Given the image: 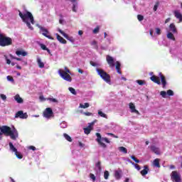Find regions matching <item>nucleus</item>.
<instances>
[{
    "mask_svg": "<svg viewBox=\"0 0 182 182\" xmlns=\"http://www.w3.org/2000/svg\"><path fill=\"white\" fill-rule=\"evenodd\" d=\"M73 12H77V11H76V4H73Z\"/></svg>",
    "mask_w": 182,
    "mask_h": 182,
    "instance_id": "nucleus-56",
    "label": "nucleus"
},
{
    "mask_svg": "<svg viewBox=\"0 0 182 182\" xmlns=\"http://www.w3.org/2000/svg\"><path fill=\"white\" fill-rule=\"evenodd\" d=\"M129 109L131 110V113H136V114H140L139 110L136 109V105L133 102L129 103Z\"/></svg>",
    "mask_w": 182,
    "mask_h": 182,
    "instance_id": "nucleus-13",
    "label": "nucleus"
},
{
    "mask_svg": "<svg viewBox=\"0 0 182 182\" xmlns=\"http://www.w3.org/2000/svg\"><path fill=\"white\" fill-rule=\"evenodd\" d=\"M7 65H11V60L6 58Z\"/></svg>",
    "mask_w": 182,
    "mask_h": 182,
    "instance_id": "nucleus-59",
    "label": "nucleus"
},
{
    "mask_svg": "<svg viewBox=\"0 0 182 182\" xmlns=\"http://www.w3.org/2000/svg\"><path fill=\"white\" fill-rule=\"evenodd\" d=\"M135 168H136V170H141V168L139 166V164H135Z\"/></svg>",
    "mask_w": 182,
    "mask_h": 182,
    "instance_id": "nucleus-57",
    "label": "nucleus"
},
{
    "mask_svg": "<svg viewBox=\"0 0 182 182\" xmlns=\"http://www.w3.org/2000/svg\"><path fill=\"white\" fill-rule=\"evenodd\" d=\"M169 30L171 32H172V33H177V27H176L174 23L169 25Z\"/></svg>",
    "mask_w": 182,
    "mask_h": 182,
    "instance_id": "nucleus-18",
    "label": "nucleus"
},
{
    "mask_svg": "<svg viewBox=\"0 0 182 182\" xmlns=\"http://www.w3.org/2000/svg\"><path fill=\"white\" fill-rule=\"evenodd\" d=\"M114 177L116 180H120L122 178V171H115Z\"/></svg>",
    "mask_w": 182,
    "mask_h": 182,
    "instance_id": "nucleus-23",
    "label": "nucleus"
},
{
    "mask_svg": "<svg viewBox=\"0 0 182 182\" xmlns=\"http://www.w3.org/2000/svg\"><path fill=\"white\" fill-rule=\"evenodd\" d=\"M90 177L92 180V181H96V176H95V174L90 173Z\"/></svg>",
    "mask_w": 182,
    "mask_h": 182,
    "instance_id": "nucleus-46",
    "label": "nucleus"
},
{
    "mask_svg": "<svg viewBox=\"0 0 182 182\" xmlns=\"http://www.w3.org/2000/svg\"><path fill=\"white\" fill-rule=\"evenodd\" d=\"M95 134L97 136V139L95 140L98 143L99 146H100V147H102V149H106V147H107V145L103 143V141H105V143L110 144L109 139L106 137H102V135L99 132H97Z\"/></svg>",
    "mask_w": 182,
    "mask_h": 182,
    "instance_id": "nucleus-4",
    "label": "nucleus"
},
{
    "mask_svg": "<svg viewBox=\"0 0 182 182\" xmlns=\"http://www.w3.org/2000/svg\"><path fill=\"white\" fill-rule=\"evenodd\" d=\"M58 73L64 80H66L67 82H72V77L69 75V73H70V70H69L68 67H65L64 70H58Z\"/></svg>",
    "mask_w": 182,
    "mask_h": 182,
    "instance_id": "nucleus-3",
    "label": "nucleus"
},
{
    "mask_svg": "<svg viewBox=\"0 0 182 182\" xmlns=\"http://www.w3.org/2000/svg\"><path fill=\"white\" fill-rule=\"evenodd\" d=\"M78 73H81V75L83 74V70L79 68V69H78Z\"/></svg>",
    "mask_w": 182,
    "mask_h": 182,
    "instance_id": "nucleus-62",
    "label": "nucleus"
},
{
    "mask_svg": "<svg viewBox=\"0 0 182 182\" xmlns=\"http://www.w3.org/2000/svg\"><path fill=\"white\" fill-rule=\"evenodd\" d=\"M131 159H133L135 163H140V160L136 159V156H131Z\"/></svg>",
    "mask_w": 182,
    "mask_h": 182,
    "instance_id": "nucleus-44",
    "label": "nucleus"
},
{
    "mask_svg": "<svg viewBox=\"0 0 182 182\" xmlns=\"http://www.w3.org/2000/svg\"><path fill=\"white\" fill-rule=\"evenodd\" d=\"M0 97H1L2 100H6V95L1 94Z\"/></svg>",
    "mask_w": 182,
    "mask_h": 182,
    "instance_id": "nucleus-52",
    "label": "nucleus"
},
{
    "mask_svg": "<svg viewBox=\"0 0 182 182\" xmlns=\"http://www.w3.org/2000/svg\"><path fill=\"white\" fill-rule=\"evenodd\" d=\"M149 35L153 37V29L149 30Z\"/></svg>",
    "mask_w": 182,
    "mask_h": 182,
    "instance_id": "nucleus-61",
    "label": "nucleus"
},
{
    "mask_svg": "<svg viewBox=\"0 0 182 182\" xmlns=\"http://www.w3.org/2000/svg\"><path fill=\"white\" fill-rule=\"evenodd\" d=\"M85 116H92L93 114L92 112H84Z\"/></svg>",
    "mask_w": 182,
    "mask_h": 182,
    "instance_id": "nucleus-55",
    "label": "nucleus"
},
{
    "mask_svg": "<svg viewBox=\"0 0 182 182\" xmlns=\"http://www.w3.org/2000/svg\"><path fill=\"white\" fill-rule=\"evenodd\" d=\"M153 164L154 167H157L158 168H160V159H154Z\"/></svg>",
    "mask_w": 182,
    "mask_h": 182,
    "instance_id": "nucleus-25",
    "label": "nucleus"
},
{
    "mask_svg": "<svg viewBox=\"0 0 182 182\" xmlns=\"http://www.w3.org/2000/svg\"><path fill=\"white\" fill-rule=\"evenodd\" d=\"M159 77H161V82L162 83L163 88L164 89L167 85V81L166 80V76L163 73H159Z\"/></svg>",
    "mask_w": 182,
    "mask_h": 182,
    "instance_id": "nucleus-14",
    "label": "nucleus"
},
{
    "mask_svg": "<svg viewBox=\"0 0 182 182\" xmlns=\"http://www.w3.org/2000/svg\"><path fill=\"white\" fill-rule=\"evenodd\" d=\"M15 155L17 157V159H23V156L22 155V154H21V152L18 151L15 152Z\"/></svg>",
    "mask_w": 182,
    "mask_h": 182,
    "instance_id": "nucleus-32",
    "label": "nucleus"
},
{
    "mask_svg": "<svg viewBox=\"0 0 182 182\" xmlns=\"http://www.w3.org/2000/svg\"><path fill=\"white\" fill-rule=\"evenodd\" d=\"M16 54L18 55V56H26V55H28V53L25 52V51H22V50H17L16 51Z\"/></svg>",
    "mask_w": 182,
    "mask_h": 182,
    "instance_id": "nucleus-28",
    "label": "nucleus"
},
{
    "mask_svg": "<svg viewBox=\"0 0 182 182\" xmlns=\"http://www.w3.org/2000/svg\"><path fill=\"white\" fill-rule=\"evenodd\" d=\"M171 179L173 182H181V176L177 171H173L171 174Z\"/></svg>",
    "mask_w": 182,
    "mask_h": 182,
    "instance_id": "nucleus-7",
    "label": "nucleus"
},
{
    "mask_svg": "<svg viewBox=\"0 0 182 182\" xmlns=\"http://www.w3.org/2000/svg\"><path fill=\"white\" fill-rule=\"evenodd\" d=\"M40 46L41 48V49H43V50H48V48L46 47V46L45 44H40Z\"/></svg>",
    "mask_w": 182,
    "mask_h": 182,
    "instance_id": "nucleus-47",
    "label": "nucleus"
},
{
    "mask_svg": "<svg viewBox=\"0 0 182 182\" xmlns=\"http://www.w3.org/2000/svg\"><path fill=\"white\" fill-rule=\"evenodd\" d=\"M18 15L20 18H21L23 22H25V23H26L28 28L31 31H33V27H32V26L31 25V23H32V25L35 23V20L33 19V15H32V13H31L30 11H26L25 14H22V12L19 11ZM28 19H30L31 23L28 21Z\"/></svg>",
    "mask_w": 182,
    "mask_h": 182,
    "instance_id": "nucleus-2",
    "label": "nucleus"
},
{
    "mask_svg": "<svg viewBox=\"0 0 182 182\" xmlns=\"http://www.w3.org/2000/svg\"><path fill=\"white\" fill-rule=\"evenodd\" d=\"M150 80H151V82H154V83H156V85H161V82L160 81V77L156 75L151 76Z\"/></svg>",
    "mask_w": 182,
    "mask_h": 182,
    "instance_id": "nucleus-15",
    "label": "nucleus"
},
{
    "mask_svg": "<svg viewBox=\"0 0 182 182\" xmlns=\"http://www.w3.org/2000/svg\"><path fill=\"white\" fill-rule=\"evenodd\" d=\"M55 35L57 36V40L58 41V42L60 43H63L64 45H66L67 41H66V40H65V38H63L62 36H59V34H58V33H56Z\"/></svg>",
    "mask_w": 182,
    "mask_h": 182,
    "instance_id": "nucleus-20",
    "label": "nucleus"
},
{
    "mask_svg": "<svg viewBox=\"0 0 182 182\" xmlns=\"http://www.w3.org/2000/svg\"><path fill=\"white\" fill-rule=\"evenodd\" d=\"M9 147H10V150L14 153L18 151V149H16V148L14 146V144H12V142H9Z\"/></svg>",
    "mask_w": 182,
    "mask_h": 182,
    "instance_id": "nucleus-29",
    "label": "nucleus"
},
{
    "mask_svg": "<svg viewBox=\"0 0 182 182\" xmlns=\"http://www.w3.org/2000/svg\"><path fill=\"white\" fill-rule=\"evenodd\" d=\"M119 150L122 153H124V154H127V149H126L124 146H119Z\"/></svg>",
    "mask_w": 182,
    "mask_h": 182,
    "instance_id": "nucleus-31",
    "label": "nucleus"
},
{
    "mask_svg": "<svg viewBox=\"0 0 182 182\" xmlns=\"http://www.w3.org/2000/svg\"><path fill=\"white\" fill-rule=\"evenodd\" d=\"M14 59H16V60H18V61H21V60H22V59L21 58H14Z\"/></svg>",
    "mask_w": 182,
    "mask_h": 182,
    "instance_id": "nucleus-64",
    "label": "nucleus"
},
{
    "mask_svg": "<svg viewBox=\"0 0 182 182\" xmlns=\"http://www.w3.org/2000/svg\"><path fill=\"white\" fill-rule=\"evenodd\" d=\"M101 164V162L100 161H98L97 164H96V167H97L98 170H102V166H100Z\"/></svg>",
    "mask_w": 182,
    "mask_h": 182,
    "instance_id": "nucleus-48",
    "label": "nucleus"
},
{
    "mask_svg": "<svg viewBox=\"0 0 182 182\" xmlns=\"http://www.w3.org/2000/svg\"><path fill=\"white\" fill-rule=\"evenodd\" d=\"M107 136H112V137H114V139H119L118 136H116L112 133H107Z\"/></svg>",
    "mask_w": 182,
    "mask_h": 182,
    "instance_id": "nucleus-50",
    "label": "nucleus"
},
{
    "mask_svg": "<svg viewBox=\"0 0 182 182\" xmlns=\"http://www.w3.org/2000/svg\"><path fill=\"white\" fill-rule=\"evenodd\" d=\"M159 5H160V2L159 1H156L155 5L154 6V12H156V11H157V9L159 8Z\"/></svg>",
    "mask_w": 182,
    "mask_h": 182,
    "instance_id": "nucleus-38",
    "label": "nucleus"
},
{
    "mask_svg": "<svg viewBox=\"0 0 182 182\" xmlns=\"http://www.w3.org/2000/svg\"><path fill=\"white\" fill-rule=\"evenodd\" d=\"M150 149L155 154H157V155L160 154V149L159 147H156L154 145H151L150 146Z\"/></svg>",
    "mask_w": 182,
    "mask_h": 182,
    "instance_id": "nucleus-16",
    "label": "nucleus"
},
{
    "mask_svg": "<svg viewBox=\"0 0 182 182\" xmlns=\"http://www.w3.org/2000/svg\"><path fill=\"white\" fill-rule=\"evenodd\" d=\"M137 19L141 22V21H143V19H144V16H143L142 15L138 14Z\"/></svg>",
    "mask_w": 182,
    "mask_h": 182,
    "instance_id": "nucleus-45",
    "label": "nucleus"
},
{
    "mask_svg": "<svg viewBox=\"0 0 182 182\" xmlns=\"http://www.w3.org/2000/svg\"><path fill=\"white\" fill-rule=\"evenodd\" d=\"M171 19V18H166V19L165 20V23H168V22H170Z\"/></svg>",
    "mask_w": 182,
    "mask_h": 182,
    "instance_id": "nucleus-60",
    "label": "nucleus"
},
{
    "mask_svg": "<svg viewBox=\"0 0 182 182\" xmlns=\"http://www.w3.org/2000/svg\"><path fill=\"white\" fill-rule=\"evenodd\" d=\"M68 90L70 92V93H72L73 95H76V90H75V88L70 87L68 88Z\"/></svg>",
    "mask_w": 182,
    "mask_h": 182,
    "instance_id": "nucleus-37",
    "label": "nucleus"
},
{
    "mask_svg": "<svg viewBox=\"0 0 182 182\" xmlns=\"http://www.w3.org/2000/svg\"><path fill=\"white\" fill-rule=\"evenodd\" d=\"M58 32H60L61 35H63V36L65 38V39H67L72 43H75V38L73 37H70L66 33L63 32V31H62L60 28H58Z\"/></svg>",
    "mask_w": 182,
    "mask_h": 182,
    "instance_id": "nucleus-12",
    "label": "nucleus"
},
{
    "mask_svg": "<svg viewBox=\"0 0 182 182\" xmlns=\"http://www.w3.org/2000/svg\"><path fill=\"white\" fill-rule=\"evenodd\" d=\"M98 114L101 117H104L105 119H107V115L106 114L103 113V112H102V111H98Z\"/></svg>",
    "mask_w": 182,
    "mask_h": 182,
    "instance_id": "nucleus-34",
    "label": "nucleus"
},
{
    "mask_svg": "<svg viewBox=\"0 0 182 182\" xmlns=\"http://www.w3.org/2000/svg\"><path fill=\"white\" fill-rule=\"evenodd\" d=\"M97 73H98L99 76L105 81L106 83H110L112 80H110V75H109L106 71L102 69L97 68Z\"/></svg>",
    "mask_w": 182,
    "mask_h": 182,
    "instance_id": "nucleus-5",
    "label": "nucleus"
},
{
    "mask_svg": "<svg viewBox=\"0 0 182 182\" xmlns=\"http://www.w3.org/2000/svg\"><path fill=\"white\" fill-rule=\"evenodd\" d=\"M160 95L162 96V97L166 98V96H167V92L166 91H161Z\"/></svg>",
    "mask_w": 182,
    "mask_h": 182,
    "instance_id": "nucleus-42",
    "label": "nucleus"
},
{
    "mask_svg": "<svg viewBox=\"0 0 182 182\" xmlns=\"http://www.w3.org/2000/svg\"><path fill=\"white\" fill-rule=\"evenodd\" d=\"M48 100H50V102H53V103H58V100L55 98H48Z\"/></svg>",
    "mask_w": 182,
    "mask_h": 182,
    "instance_id": "nucleus-49",
    "label": "nucleus"
},
{
    "mask_svg": "<svg viewBox=\"0 0 182 182\" xmlns=\"http://www.w3.org/2000/svg\"><path fill=\"white\" fill-rule=\"evenodd\" d=\"M136 83H138V85H139V86H143V85H146V81H144L143 80H136Z\"/></svg>",
    "mask_w": 182,
    "mask_h": 182,
    "instance_id": "nucleus-36",
    "label": "nucleus"
},
{
    "mask_svg": "<svg viewBox=\"0 0 182 182\" xmlns=\"http://www.w3.org/2000/svg\"><path fill=\"white\" fill-rule=\"evenodd\" d=\"M92 46H94L95 49H99V46H97V41H93L91 43Z\"/></svg>",
    "mask_w": 182,
    "mask_h": 182,
    "instance_id": "nucleus-35",
    "label": "nucleus"
},
{
    "mask_svg": "<svg viewBox=\"0 0 182 182\" xmlns=\"http://www.w3.org/2000/svg\"><path fill=\"white\" fill-rule=\"evenodd\" d=\"M16 119H28V114L26 112L23 113V111L21 110L16 113Z\"/></svg>",
    "mask_w": 182,
    "mask_h": 182,
    "instance_id": "nucleus-11",
    "label": "nucleus"
},
{
    "mask_svg": "<svg viewBox=\"0 0 182 182\" xmlns=\"http://www.w3.org/2000/svg\"><path fill=\"white\" fill-rule=\"evenodd\" d=\"M170 168H171V170H173V169L176 168V166L174 165H171Z\"/></svg>",
    "mask_w": 182,
    "mask_h": 182,
    "instance_id": "nucleus-63",
    "label": "nucleus"
},
{
    "mask_svg": "<svg viewBox=\"0 0 182 182\" xmlns=\"http://www.w3.org/2000/svg\"><path fill=\"white\" fill-rule=\"evenodd\" d=\"M166 95H168V96H174V92L171 90H168L166 92Z\"/></svg>",
    "mask_w": 182,
    "mask_h": 182,
    "instance_id": "nucleus-39",
    "label": "nucleus"
},
{
    "mask_svg": "<svg viewBox=\"0 0 182 182\" xmlns=\"http://www.w3.org/2000/svg\"><path fill=\"white\" fill-rule=\"evenodd\" d=\"M173 14H174V16L176 17V18L179 20V23L182 22V14H181V13H180V11H175L173 12Z\"/></svg>",
    "mask_w": 182,
    "mask_h": 182,
    "instance_id": "nucleus-17",
    "label": "nucleus"
},
{
    "mask_svg": "<svg viewBox=\"0 0 182 182\" xmlns=\"http://www.w3.org/2000/svg\"><path fill=\"white\" fill-rule=\"evenodd\" d=\"M156 32L158 35H161V30L159 28H156Z\"/></svg>",
    "mask_w": 182,
    "mask_h": 182,
    "instance_id": "nucleus-51",
    "label": "nucleus"
},
{
    "mask_svg": "<svg viewBox=\"0 0 182 182\" xmlns=\"http://www.w3.org/2000/svg\"><path fill=\"white\" fill-rule=\"evenodd\" d=\"M149 170L150 169L149 168V166H147V165L144 166V169L142 171H141V176H146V174L149 173Z\"/></svg>",
    "mask_w": 182,
    "mask_h": 182,
    "instance_id": "nucleus-19",
    "label": "nucleus"
},
{
    "mask_svg": "<svg viewBox=\"0 0 182 182\" xmlns=\"http://www.w3.org/2000/svg\"><path fill=\"white\" fill-rule=\"evenodd\" d=\"M99 31H100V27L97 26L94 30H93V33H99Z\"/></svg>",
    "mask_w": 182,
    "mask_h": 182,
    "instance_id": "nucleus-41",
    "label": "nucleus"
},
{
    "mask_svg": "<svg viewBox=\"0 0 182 182\" xmlns=\"http://www.w3.org/2000/svg\"><path fill=\"white\" fill-rule=\"evenodd\" d=\"M43 117H46V119H50V117H53V111L52 110V108L48 107L43 111Z\"/></svg>",
    "mask_w": 182,
    "mask_h": 182,
    "instance_id": "nucleus-8",
    "label": "nucleus"
},
{
    "mask_svg": "<svg viewBox=\"0 0 182 182\" xmlns=\"http://www.w3.org/2000/svg\"><path fill=\"white\" fill-rule=\"evenodd\" d=\"M78 35H80V36H82V35H83V31L82 30H80L78 31Z\"/></svg>",
    "mask_w": 182,
    "mask_h": 182,
    "instance_id": "nucleus-58",
    "label": "nucleus"
},
{
    "mask_svg": "<svg viewBox=\"0 0 182 182\" xmlns=\"http://www.w3.org/2000/svg\"><path fill=\"white\" fill-rule=\"evenodd\" d=\"M14 100H16V102H17V103H23V99H22V97H21L18 94L14 96Z\"/></svg>",
    "mask_w": 182,
    "mask_h": 182,
    "instance_id": "nucleus-21",
    "label": "nucleus"
},
{
    "mask_svg": "<svg viewBox=\"0 0 182 182\" xmlns=\"http://www.w3.org/2000/svg\"><path fill=\"white\" fill-rule=\"evenodd\" d=\"M90 105L88 102H85L84 105L80 103L79 107L80 109H87Z\"/></svg>",
    "mask_w": 182,
    "mask_h": 182,
    "instance_id": "nucleus-30",
    "label": "nucleus"
},
{
    "mask_svg": "<svg viewBox=\"0 0 182 182\" xmlns=\"http://www.w3.org/2000/svg\"><path fill=\"white\" fill-rule=\"evenodd\" d=\"M0 136L4 134V136H10L12 140H16L18 139V130L16 129L15 127L11 129V127L4 125L2 127L0 126Z\"/></svg>",
    "mask_w": 182,
    "mask_h": 182,
    "instance_id": "nucleus-1",
    "label": "nucleus"
},
{
    "mask_svg": "<svg viewBox=\"0 0 182 182\" xmlns=\"http://www.w3.org/2000/svg\"><path fill=\"white\" fill-rule=\"evenodd\" d=\"M12 45V38L0 33V46L5 47Z\"/></svg>",
    "mask_w": 182,
    "mask_h": 182,
    "instance_id": "nucleus-6",
    "label": "nucleus"
},
{
    "mask_svg": "<svg viewBox=\"0 0 182 182\" xmlns=\"http://www.w3.org/2000/svg\"><path fill=\"white\" fill-rule=\"evenodd\" d=\"M90 63L91 66H94V67L97 66V63H96L93 61H90Z\"/></svg>",
    "mask_w": 182,
    "mask_h": 182,
    "instance_id": "nucleus-53",
    "label": "nucleus"
},
{
    "mask_svg": "<svg viewBox=\"0 0 182 182\" xmlns=\"http://www.w3.org/2000/svg\"><path fill=\"white\" fill-rule=\"evenodd\" d=\"M120 66H121L120 62L117 61L116 65H115V69H116L117 73H119V75H122V70L120 68Z\"/></svg>",
    "mask_w": 182,
    "mask_h": 182,
    "instance_id": "nucleus-22",
    "label": "nucleus"
},
{
    "mask_svg": "<svg viewBox=\"0 0 182 182\" xmlns=\"http://www.w3.org/2000/svg\"><path fill=\"white\" fill-rule=\"evenodd\" d=\"M166 37L171 41H176V37H174V34H173L171 32L168 33Z\"/></svg>",
    "mask_w": 182,
    "mask_h": 182,
    "instance_id": "nucleus-27",
    "label": "nucleus"
},
{
    "mask_svg": "<svg viewBox=\"0 0 182 182\" xmlns=\"http://www.w3.org/2000/svg\"><path fill=\"white\" fill-rule=\"evenodd\" d=\"M7 80H9V82H15V80H14V77L11 75L7 76Z\"/></svg>",
    "mask_w": 182,
    "mask_h": 182,
    "instance_id": "nucleus-43",
    "label": "nucleus"
},
{
    "mask_svg": "<svg viewBox=\"0 0 182 182\" xmlns=\"http://www.w3.org/2000/svg\"><path fill=\"white\" fill-rule=\"evenodd\" d=\"M90 132H92V124H90L87 128H84V133L85 134H90Z\"/></svg>",
    "mask_w": 182,
    "mask_h": 182,
    "instance_id": "nucleus-24",
    "label": "nucleus"
},
{
    "mask_svg": "<svg viewBox=\"0 0 182 182\" xmlns=\"http://www.w3.org/2000/svg\"><path fill=\"white\" fill-rule=\"evenodd\" d=\"M39 29L43 31L42 35L45 36L46 38H48V39H50L51 41H53L55 38L52 37L51 36L48 35L49 33V31L48 29L45 28V27L39 26Z\"/></svg>",
    "mask_w": 182,
    "mask_h": 182,
    "instance_id": "nucleus-10",
    "label": "nucleus"
},
{
    "mask_svg": "<svg viewBox=\"0 0 182 182\" xmlns=\"http://www.w3.org/2000/svg\"><path fill=\"white\" fill-rule=\"evenodd\" d=\"M109 172L107 171H105L104 172V178L105 180H107L109 178Z\"/></svg>",
    "mask_w": 182,
    "mask_h": 182,
    "instance_id": "nucleus-40",
    "label": "nucleus"
},
{
    "mask_svg": "<svg viewBox=\"0 0 182 182\" xmlns=\"http://www.w3.org/2000/svg\"><path fill=\"white\" fill-rule=\"evenodd\" d=\"M28 149L30 150H33V151H35V150H36V147H35L34 146H30Z\"/></svg>",
    "mask_w": 182,
    "mask_h": 182,
    "instance_id": "nucleus-54",
    "label": "nucleus"
},
{
    "mask_svg": "<svg viewBox=\"0 0 182 182\" xmlns=\"http://www.w3.org/2000/svg\"><path fill=\"white\" fill-rule=\"evenodd\" d=\"M37 63L38 65V67L41 68V69L45 68V63H43V62H42V60L39 58H37Z\"/></svg>",
    "mask_w": 182,
    "mask_h": 182,
    "instance_id": "nucleus-26",
    "label": "nucleus"
},
{
    "mask_svg": "<svg viewBox=\"0 0 182 182\" xmlns=\"http://www.w3.org/2000/svg\"><path fill=\"white\" fill-rule=\"evenodd\" d=\"M63 136L68 141L72 142V137H70V136H69L68 134H64Z\"/></svg>",
    "mask_w": 182,
    "mask_h": 182,
    "instance_id": "nucleus-33",
    "label": "nucleus"
},
{
    "mask_svg": "<svg viewBox=\"0 0 182 182\" xmlns=\"http://www.w3.org/2000/svg\"><path fill=\"white\" fill-rule=\"evenodd\" d=\"M106 60L109 68H114L116 64L114 63V58L109 55H106Z\"/></svg>",
    "mask_w": 182,
    "mask_h": 182,
    "instance_id": "nucleus-9",
    "label": "nucleus"
}]
</instances>
